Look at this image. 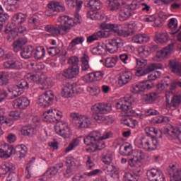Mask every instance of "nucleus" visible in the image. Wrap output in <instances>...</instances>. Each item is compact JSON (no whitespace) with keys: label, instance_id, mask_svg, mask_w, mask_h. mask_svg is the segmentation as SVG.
Returning a JSON list of instances; mask_svg holds the SVG:
<instances>
[{"label":"nucleus","instance_id":"obj_43","mask_svg":"<svg viewBox=\"0 0 181 181\" xmlns=\"http://www.w3.org/2000/svg\"><path fill=\"white\" fill-rule=\"evenodd\" d=\"M27 16L26 14H23V13H16L12 17V22H15L16 23H18V25H22V23H25L26 21Z\"/></svg>","mask_w":181,"mask_h":181},{"label":"nucleus","instance_id":"obj_48","mask_svg":"<svg viewBox=\"0 0 181 181\" xmlns=\"http://www.w3.org/2000/svg\"><path fill=\"white\" fill-rule=\"evenodd\" d=\"M156 39L158 43H166L169 40V35L168 33H157Z\"/></svg>","mask_w":181,"mask_h":181},{"label":"nucleus","instance_id":"obj_25","mask_svg":"<svg viewBox=\"0 0 181 181\" xmlns=\"http://www.w3.org/2000/svg\"><path fill=\"white\" fill-rule=\"evenodd\" d=\"M106 4L110 12H118L123 5L121 4V0H107Z\"/></svg>","mask_w":181,"mask_h":181},{"label":"nucleus","instance_id":"obj_51","mask_svg":"<svg viewBox=\"0 0 181 181\" xmlns=\"http://www.w3.org/2000/svg\"><path fill=\"white\" fill-rule=\"evenodd\" d=\"M21 134L25 136H32L35 134V128L32 126H25L21 129Z\"/></svg>","mask_w":181,"mask_h":181},{"label":"nucleus","instance_id":"obj_60","mask_svg":"<svg viewBox=\"0 0 181 181\" xmlns=\"http://www.w3.org/2000/svg\"><path fill=\"white\" fill-rule=\"evenodd\" d=\"M158 93H151L149 94H145L143 95V98L146 103H153L156 98H158Z\"/></svg>","mask_w":181,"mask_h":181},{"label":"nucleus","instance_id":"obj_63","mask_svg":"<svg viewBox=\"0 0 181 181\" xmlns=\"http://www.w3.org/2000/svg\"><path fill=\"white\" fill-rule=\"evenodd\" d=\"M124 181H138V175L132 173H126L124 176Z\"/></svg>","mask_w":181,"mask_h":181},{"label":"nucleus","instance_id":"obj_41","mask_svg":"<svg viewBox=\"0 0 181 181\" xmlns=\"http://www.w3.org/2000/svg\"><path fill=\"white\" fill-rule=\"evenodd\" d=\"M42 119L45 122H49V123L55 122L56 121H57L56 116L53 115V111L52 110V109L44 112L42 115Z\"/></svg>","mask_w":181,"mask_h":181},{"label":"nucleus","instance_id":"obj_19","mask_svg":"<svg viewBox=\"0 0 181 181\" xmlns=\"http://www.w3.org/2000/svg\"><path fill=\"white\" fill-rule=\"evenodd\" d=\"M79 73H80V66H78V65H74L72 66H69L66 69H64L62 72V76L65 78L71 80V78H74L77 77Z\"/></svg>","mask_w":181,"mask_h":181},{"label":"nucleus","instance_id":"obj_13","mask_svg":"<svg viewBox=\"0 0 181 181\" xmlns=\"http://www.w3.org/2000/svg\"><path fill=\"white\" fill-rule=\"evenodd\" d=\"M152 88V84L149 81H141L138 83H134L130 87V91L132 94H144L148 90Z\"/></svg>","mask_w":181,"mask_h":181},{"label":"nucleus","instance_id":"obj_38","mask_svg":"<svg viewBox=\"0 0 181 181\" xmlns=\"http://www.w3.org/2000/svg\"><path fill=\"white\" fill-rule=\"evenodd\" d=\"M90 57L88 55L83 54L81 57V71H91V66H90Z\"/></svg>","mask_w":181,"mask_h":181},{"label":"nucleus","instance_id":"obj_12","mask_svg":"<svg viewBox=\"0 0 181 181\" xmlns=\"http://www.w3.org/2000/svg\"><path fill=\"white\" fill-rule=\"evenodd\" d=\"M145 159V153L141 150H134L132 151V156L128 160V165L131 168H140L141 160Z\"/></svg>","mask_w":181,"mask_h":181},{"label":"nucleus","instance_id":"obj_20","mask_svg":"<svg viewBox=\"0 0 181 181\" xmlns=\"http://www.w3.org/2000/svg\"><path fill=\"white\" fill-rule=\"evenodd\" d=\"M13 153V146L4 143L0 146V158L1 159H9Z\"/></svg>","mask_w":181,"mask_h":181},{"label":"nucleus","instance_id":"obj_61","mask_svg":"<svg viewBox=\"0 0 181 181\" xmlns=\"http://www.w3.org/2000/svg\"><path fill=\"white\" fill-rule=\"evenodd\" d=\"M83 42V37H77L71 40L69 44V47H71V49H76V46H77V45H82Z\"/></svg>","mask_w":181,"mask_h":181},{"label":"nucleus","instance_id":"obj_59","mask_svg":"<svg viewBox=\"0 0 181 181\" xmlns=\"http://www.w3.org/2000/svg\"><path fill=\"white\" fill-rule=\"evenodd\" d=\"M168 28L171 29V30H175V32L172 33V35H175L179 30L177 28V19L175 18H170L168 23Z\"/></svg>","mask_w":181,"mask_h":181},{"label":"nucleus","instance_id":"obj_27","mask_svg":"<svg viewBox=\"0 0 181 181\" xmlns=\"http://www.w3.org/2000/svg\"><path fill=\"white\" fill-rule=\"evenodd\" d=\"M102 37H108V33H105L103 30H99L88 36L87 37V42L93 43V42H95V40H98V39H102Z\"/></svg>","mask_w":181,"mask_h":181},{"label":"nucleus","instance_id":"obj_28","mask_svg":"<svg viewBox=\"0 0 181 181\" xmlns=\"http://www.w3.org/2000/svg\"><path fill=\"white\" fill-rule=\"evenodd\" d=\"M119 21H127L131 16V10L129 9V5H122L119 10Z\"/></svg>","mask_w":181,"mask_h":181},{"label":"nucleus","instance_id":"obj_14","mask_svg":"<svg viewBox=\"0 0 181 181\" xmlns=\"http://www.w3.org/2000/svg\"><path fill=\"white\" fill-rule=\"evenodd\" d=\"M81 91H83V90L76 84L66 83L64 85L62 88V95L64 98H70V97H73V94H78V93H81Z\"/></svg>","mask_w":181,"mask_h":181},{"label":"nucleus","instance_id":"obj_11","mask_svg":"<svg viewBox=\"0 0 181 181\" xmlns=\"http://www.w3.org/2000/svg\"><path fill=\"white\" fill-rule=\"evenodd\" d=\"M48 9L45 11L46 16H54L59 12H64L66 8L63 4L59 1H50L47 4Z\"/></svg>","mask_w":181,"mask_h":181},{"label":"nucleus","instance_id":"obj_15","mask_svg":"<svg viewBox=\"0 0 181 181\" xmlns=\"http://www.w3.org/2000/svg\"><path fill=\"white\" fill-rule=\"evenodd\" d=\"M125 41L121 37H115L109 40V46L107 47V52L109 53H117L118 49L124 47Z\"/></svg>","mask_w":181,"mask_h":181},{"label":"nucleus","instance_id":"obj_7","mask_svg":"<svg viewBox=\"0 0 181 181\" xmlns=\"http://www.w3.org/2000/svg\"><path fill=\"white\" fill-rule=\"evenodd\" d=\"M70 118L76 128H88L91 125V119L77 112H71Z\"/></svg>","mask_w":181,"mask_h":181},{"label":"nucleus","instance_id":"obj_1","mask_svg":"<svg viewBox=\"0 0 181 181\" xmlns=\"http://www.w3.org/2000/svg\"><path fill=\"white\" fill-rule=\"evenodd\" d=\"M112 138V132H105L101 134L100 132L93 131L90 132L85 139L84 144L87 146L88 152H95V151H101L105 148V139Z\"/></svg>","mask_w":181,"mask_h":181},{"label":"nucleus","instance_id":"obj_50","mask_svg":"<svg viewBox=\"0 0 181 181\" xmlns=\"http://www.w3.org/2000/svg\"><path fill=\"white\" fill-rule=\"evenodd\" d=\"M137 52L141 57H148L151 54V48L145 46L138 47Z\"/></svg>","mask_w":181,"mask_h":181},{"label":"nucleus","instance_id":"obj_22","mask_svg":"<svg viewBox=\"0 0 181 181\" xmlns=\"http://www.w3.org/2000/svg\"><path fill=\"white\" fill-rule=\"evenodd\" d=\"M28 81L37 83V84H42L43 78H46V76L42 71L35 72L34 74H28L27 75Z\"/></svg>","mask_w":181,"mask_h":181},{"label":"nucleus","instance_id":"obj_31","mask_svg":"<svg viewBox=\"0 0 181 181\" xmlns=\"http://www.w3.org/2000/svg\"><path fill=\"white\" fill-rule=\"evenodd\" d=\"M132 40L133 43H137L138 45L147 43V42H149V36L144 33L136 34L132 37Z\"/></svg>","mask_w":181,"mask_h":181},{"label":"nucleus","instance_id":"obj_64","mask_svg":"<svg viewBox=\"0 0 181 181\" xmlns=\"http://www.w3.org/2000/svg\"><path fill=\"white\" fill-rule=\"evenodd\" d=\"M47 52L49 56H57L60 54L61 50L59 47H49L47 48Z\"/></svg>","mask_w":181,"mask_h":181},{"label":"nucleus","instance_id":"obj_57","mask_svg":"<svg viewBox=\"0 0 181 181\" xmlns=\"http://www.w3.org/2000/svg\"><path fill=\"white\" fill-rule=\"evenodd\" d=\"M120 149L123 151L122 155L124 156H131L132 153V146L129 144H126L124 145L121 146Z\"/></svg>","mask_w":181,"mask_h":181},{"label":"nucleus","instance_id":"obj_8","mask_svg":"<svg viewBox=\"0 0 181 181\" xmlns=\"http://www.w3.org/2000/svg\"><path fill=\"white\" fill-rule=\"evenodd\" d=\"M55 132L60 135L64 139H69L71 135H73V132L71 131V127L70 124L64 120L59 122L54 127Z\"/></svg>","mask_w":181,"mask_h":181},{"label":"nucleus","instance_id":"obj_3","mask_svg":"<svg viewBox=\"0 0 181 181\" xmlns=\"http://www.w3.org/2000/svg\"><path fill=\"white\" fill-rule=\"evenodd\" d=\"M28 88L29 83L25 79H23L16 86L8 88V91L5 89H0V103H4L5 100H13L16 97L22 95L23 91Z\"/></svg>","mask_w":181,"mask_h":181},{"label":"nucleus","instance_id":"obj_26","mask_svg":"<svg viewBox=\"0 0 181 181\" xmlns=\"http://www.w3.org/2000/svg\"><path fill=\"white\" fill-rule=\"evenodd\" d=\"M28 23L35 26V29L42 30V16L40 14H34L28 19Z\"/></svg>","mask_w":181,"mask_h":181},{"label":"nucleus","instance_id":"obj_18","mask_svg":"<svg viewBox=\"0 0 181 181\" xmlns=\"http://www.w3.org/2000/svg\"><path fill=\"white\" fill-rule=\"evenodd\" d=\"M29 105H30V100L28 97L21 96L13 101V106L18 110H26Z\"/></svg>","mask_w":181,"mask_h":181},{"label":"nucleus","instance_id":"obj_54","mask_svg":"<svg viewBox=\"0 0 181 181\" xmlns=\"http://www.w3.org/2000/svg\"><path fill=\"white\" fill-rule=\"evenodd\" d=\"M181 103V94L177 93H175L171 100V107H174V108H177L179 105H180Z\"/></svg>","mask_w":181,"mask_h":181},{"label":"nucleus","instance_id":"obj_45","mask_svg":"<svg viewBox=\"0 0 181 181\" xmlns=\"http://www.w3.org/2000/svg\"><path fill=\"white\" fill-rule=\"evenodd\" d=\"M115 158V154L114 152L109 151L105 155L103 156L102 160L105 165H110L112 163V160H114Z\"/></svg>","mask_w":181,"mask_h":181},{"label":"nucleus","instance_id":"obj_40","mask_svg":"<svg viewBox=\"0 0 181 181\" xmlns=\"http://www.w3.org/2000/svg\"><path fill=\"white\" fill-rule=\"evenodd\" d=\"M35 51V47L28 45L27 47L23 49L21 52V56L23 59H30L33 56V52Z\"/></svg>","mask_w":181,"mask_h":181},{"label":"nucleus","instance_id":"obj_52","mask_svg":"<svg viewBox=\"0 0 181 181\" xmlns=\"http://www.w3.org/2000/svg\"><path fill=\"white\" fill-rule=\"evenodd\" d=\"M88 5H89L92 11H100V9H101V6H103L100 0H90Z\"/></svg>","mask_w":181,"mask_h":181},{"label":"nucleus","instance_id":"obj_49","mask_svg":"<svg viewBox=\"0 0 181 181\" xmlns=\"http://www.w3.org/2000/svg\"><path fill=\"white\" fill-rule=\"evenodd\" d=\"M80 145V139H74L69 143V146L65 149L66 153H69V152H71V151H74L77 146Z\"/></svg>","mask_w":181,"mask_h":181},{"label":"nucleus","instance_id":"obj_36","mask_svg":"<svg viewBox=\"0 0 181 181\" xmlns=\"http://www.w3.org/2000/svg\"><path fill=\"white\" fill-rule=\"evenodd\" d=\"M28 43V40L26 38H20L17 40H15L12 44V47L13 50L16 52H19V50L22 49V47L25 46Z\"/></svg>","mask_w":181,"mask_h":181},{"label":"nucleus","instance_id":"obj_32","mask_svg":"<svg viewBox=\"0 0 181 181\" xmlns=\"http://www.w3.org/2000/svg\"><path fill=\"white\" fill-rule=\"evenodd\" d=\"M87 18L92 21H97L98 19L99 21H104V19H105V14L104 13H98L94 11V10H91L87 13Z\"/></svg>","mask_w":181,"mask_h":181},{"label":"nucleus","instance_id":"obj_46","mask_svg":"<svg viewBox=\"0 0 181 181\" xmlns=\"http://www.w3.org/2000/svg\"><path fill=\"white\" fill-rule=\"evenodd\" d=\"M170 66L172 69L173 73H177L181 76V65L179 62L176 60H171L170 62Z\"/></svg>","mask_w":181,"mask_h":181},{"label":"nucleus","instance_id":"obj_47","mask_svg":"<svg viewBox=\"0 0 181 181\" xmlns=\"http://www.w3.org/2000/svg\"><path fill=\"white\" fill-rule=\"evenodd\" d=\"M9 19V15L8 13H4V8L0 5V30H2L5 22Z\"/></svg>","mask_w":181,"mask_h":181},{"label":"nucleus","instance_id":"obj_4","mask_svg":"<svg viewBox=\"0 0 181 181\" xmlns=\"http://www.w3.org/2000/svg\"><path fill=\"white\" fill-rule=\"evenodd\" d=\"M92 115L98 124H110V118L105 114L112 111V106L108 103H97L91 107Z\"/></svg>","mask_w":181,"mask_h":181},{"label":"nucleus","instance_id":"obj_58","mask_svg":"<svg viewBox=\"0 0 181 181\" xmlns=\"http://www.w3.org/2000/svg\"><path fill=\"white\" fill-rule=\"evenodd\" d=\"M90 51L92 54H103V52H104V45L98 44L97 46L91 47Z\"/></svg>","mask_w":181,"mask_h":181},{"label":"nucleus","instance_id":"obj_21","mask_svg":"<svg viewBox=\"0 0 181 181\" xmlns=\"http://www.w3.org/2000/svg\"><path fill=\"white\" fill-rule=\"evenodd\" d=\"M131 80H132V73L129 71H123L119 74L118 86L119 87H124V86H127L128 83H130Z\"/></svg>","mask_w":181,"mask_h":181},{"label":"nucleus","instance_id":"obj_2","mask_svg":"<svg viewBox=\"0 0 181 181\" xmlns=\"http://www.w3.org/2000/svg\"><path fill=\"white\" fill-rule=\"evenodd\" d=\"M59 25L54 26L53 25H47L45 26V30L49 34L46 36H56L57 35H66L71 30V28L76 25V21L71 17L67 16H61L57 19Z\"/></svg>","mask_w":181,"mask_h":181},{"label":"nucleus","instance_id":"obj_53","mask_svg":"<svg viewBox=\"0 0 181 181\" xmlns=\"http://www.w3.org/2000/svg\"><path fill=\"white\" fill-rule=\"evenodd\" d=\"M160 76H162V74L159 71H156L155 72H153L151 74L148 75L147 78L148 80L144 81H148L152 84V87H153V83L152 81H155V80H158V78H160Z\"/></svg>","mask_w":181,"mask_h":181},{"label":"nucleus","instance_id":"obj_37","mask_svg":"<svg viewBox=\"0 0 181 181\" xmlns=\"http://www.w3.org/2000/svg\"><path fill=\"white\" fill-rule=\"evenodd\" d=\"M4 69H22V62L17 61H6L4 64Z\"/></svg>","mask_w":181,"mask_h":181},{"label":"nucleus","instance_id":"obj_17","mask_svg":"<svg viewBox=\"0 0 181 181\" xmlns=\"http://www.w3.org/2000/svg\"><path fill=\"white\" fill-rule=\"evenodd\" d=\"M173 44H170L168 46L165 47L164 49L158 51L156 56L153 57V62H162L165 59H168V57L172 51L173 50Z\"/></svg>","mask_w":181,"mask_h":181},{"label":"nucleus","instance_id":"obj_55","mask_svg":"<svg viewBox=\"0 0 181 181\" xmlns=\"http://www.w3.org/2000/svg\"><path fill=\"white\" fill-rule=\"evenodd\" d=\"M5 32L7 35H8V37L10 39H15L16 36H18V31H16V29L12 28L11 27V25H8L6 28Z\"/></svg>","mask_w":181,"mask_h":181},{"label":"nucleus","instance_id":"obj_9","mask_svg":"<svg viewBox=\"0 0 181 181\" xmlns=\"http://www.w3.org/2000/svg\"><path fill=\"white\" fill-rule=\"evenodd\" d=\"M135 101H136V99L134 96L127 95L126 97L117 100L116 108L117 110H122L124 112H128L132 108V105L135 104Z\"/></svg>","mask_w":181,"mask_h":181},{"label":"nucleus","instance_id":"obj_35","mask_svg":"<svg viewBox=\"0 0 181 181\" xmlns=\"http://www.w3.org/2000/svg\"><path fill=\"white\" fill-rule=\"evenodd\" d=\"M14 169L15 165H13V163L11 162H4L0 167V173L6 175L7 173H9V172L14 170Z\"/></svg>","mask_w":181,"mask_h":181},{"label":"nucleus","instance_id":"obj_44","mask_svg":"<svg viewBox=\"0 0 181 181\" xmlns=\"http://www.w3.org/2000/svg\"><path fill=\"white\" fill-rule=\"evenodd\" d=\"M171 170L173 171V174L170 181H181V168L175 170V165H173Z\"/></svg>","mask_w":181,"mask_h":181},{"label":"nucleus","instance_id":"obj_34","mask_svg":"<svg viewBox=\"0 0 181 181\" xmlns=\"http://www.w3.org/2000/svg\"><path fill=\"white\" fill-rule=\"evenodd\" d=\"M14 153L18 158L22 159V158H25V156H26V153H28V148L23 144L18 145L15 147Z\"/></svg>","mask_w":181,"mask_h":181},{"label":"nucleus","instance_id":"obj_24","mask_svg":"<svg viewBox=\"0 0 181 181\" xmlns=\"http://www.w3.org/2000/svg\"><path fill=\"white\" fill-rule=\"evenodd\" d=\"M104 170L106 175H109L111 177H114V179H118L119 177V170L113 165L105 164Z\"/></svg>","mask_w":181,"mask_h":181},{"label":"nucleus","instance_id":"obj_16","mask_svg":"<svg viewBox=\"0 0 181 181\" xmlns=\"http://www.w3.org/2000/svg\"><path fill=\"white\" fill-rule=\"evenodd\" d=\"M148 181H165V175L158 168H151L146 172Z\"/></svg>","mask_w":181,"mask_h":181},{"label":"nucleus","instance_id":"obj_62","mask_svg":"<svg viewBox=\"0 0 181 181\" xmlns=\"http://www.w3.org/2000/svg\"><path fill=\"white\" fill-rule=\"evenodd\" d=\"M160 69H162V64L152 63L147 65L146 70L147 71V74H149V73H151V71H154V70H159Z\"/></svg>","mask_w":181,"mask_h":181},{"label":"nucleus","instance_id":"obj_56","mask_svg":"<svg viewBox=\"0 0 181 181\" xmlns=\"http://www.w3.org/2000/svg\"><path fill=\"white\" fill-rule=\"evenodd\" d=\"M117 60H118L117 56L106 58L105 64V67H107V69L114 67L115 64H117Z\"/></svg>","mask_w":181,"mask_h":181},{"label":"nucleus","instance_id":"obj_33","mask_svg":"<svg viewBox=\"0 0 181 181\" xmlns=\"http://www.w3.org/2000/svg\"><path fill=\"white\" fill-rule=\"evenodd\" d=\"M18 2H19V0H6V3H4V5L8 12H15L19 8Z\"/></svg>","mask_w":181,"mask_h":181},{"label":"nucleus","instance_id":"obj_6","mask_svg":"<svg viewBox=\"0 0 181 181\" xmlns=\"http://www.w3.org/2000/svg\"><path fill=\"white\" fill-rule=\"evenodd\" d=\"M100 28L102 30H105V33H107L108 37H110V32H114V33H116L118 36L127 37L125 25L102 23Z\"/></svg>","mask_w":181,"mask_h":181},{"label":"nucleus","instance_id":"obj_10","mask_svg":"<svg viewBox=\"0 0 181 181\" xmlns=\"http://www.w3.org/2000/svg\"><path fill=\"white\" fill-rule=\"evenodd\" d=\"M53 101H54V93L52 90H48L39 96L37 103L40 107L46 108L52 105Z\"/></svg>","mask_w":181,"mask_h":181},{"label":"nucleus","instance_id":"obj_42","mask_svg":"<svg viewBox=\"0 0 181 181\" xmlns=\"http://www.w3.org/2000/svg\"><path fill=\"white\" fill-rule=\"evenodd\" d=\"M136 29H138V27L135 22L132 21L127 25H125L126 37L134 35L136 32Z\"/></svg>","mask_w":181,"mask_h":181},{"label":"nucleus","instance_id":"obj_5","mask_svg":"<svg viewBox=\"0 0 181 181\" xmlns=\"http://www.w3.org/2000/svg\"><path fill=\"white\" fill-rule=\"evenodd\" d=\"M134 145L140 149H144L146 152H152V151H156L159 143L158 139L153 137L149 136H137L134 140Z\"/></svg>","mask_w":181,"mask_h":181},{"label":"nucleus","instance_id":"obj_30","mask_svg":"<svg viewBox=\"0 0 181 181\" xmlns=\"http://www.w3.org/2000/svg\"><path fill=\"white\" fill-rule=\"evenodd\" d=\"M143 21L144 22H148L153 23L152 26H154V28L162 27V22L159 21V20L157 19V17L155 15L144 16L143 17Z\"/></svg>","mask_w":181,"mask_h":181},{"label":"nucleus","instance_id":"obj_23","mask_svg":"<svg viewBox=\"0 0 181 181\" xmlns=\"http://www.w3.org/2000/svg\"><path fill=\"white\" fill-rule=\"evenodd\" d=\"M59 173V169L56 167L49 168L40 178V181H47L53 179Z\"/></svg>","mask_w":181,"mask_h":181},{"label":"nucleus","instance_id":"obj_39","mask_svg":"<svg viewBox=\"0 0 181 181\" xmlns=\"http://www.w3.org/2000/svg\"><path fill=\"white\" fill-rule=\"evenodd\" d=\"M46 54V50H45V47L40 46L36 48L34 47V51L33 56H34L36 60H40V59H43V57Z\"/></svg>","mask_w":181,"mask_h":181},{"label":"nucleus","instance_id":"obj_29","mask_svg":"<svg viewBox=\"0 0 181 181\" xmlns=\"http://www.w3.org/2000/svg\"><path fill=\"white\" fill-rule=\"evenodd\" d=\"M167 134L173 139H177L181 143V129L175 128L173 126L167 129Z\"/></svg>","mask_w":181,"mask_h":181}]
</instances>
